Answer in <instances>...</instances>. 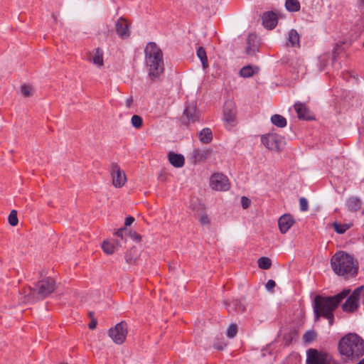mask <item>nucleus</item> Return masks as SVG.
<instances>
[{
  "mask_svg": "<svg viewBox=\"0 0 364 364\" xmlns=\"http://www.w3.org/2000/svg\"><path fill=\"white\" fill-rule=\"evenodd\" d=\"M295 223L294 217L290 214L282 215L278 220V225L281 233L285 234Z\"/></svg>",
  "mask_w": 364,
  "mask_h": 364,
  "instance_id": "obj_13",
  "label": "nucleus"
},
{
  "mask_svg": "<svg viewBox=\"0 0 364 364\" xmlns=\"http://www.w3.org/2000/svg\"><path fill=\"white\" fill-rule=\"evenodd\" d=\"M225 346V344H224L223 346H221V345H215V348L218 349V350H223L224 346Z\"/></svg>",
  "mask_w": 364,
  "mask_h": 364,
  "instance_id": "obj_46",
  "label": "nucleus"
},
{
  "mask_svg": "<svg viewBox=\"0 0 364 364\" xmlns=\"http://www.w3.org/2000/svg\"><path fill=\"white\" fill-rule=\"evenodd\" d=\"M199 220H200V224L203 225H208L210 223V220L208 215L206 214L202 215L200 216Z\"/></svg>",
  "mask_w": 364,
  "mask_h": 364,
  "instance_id": "obj_39",
  "label": "nucleus"
},
{
  "mask_svg": "<svg viewBox=\"0 0 364 364\" xmlns=\"http://www.w3.org/2000/svg\"><path fill=\"white\" fill-rule=\"evenodd\" d=\"M241 203H242V208L244 209H247L250 205L251 200L248 198H247L245 196H242L241 198Z\"/></svg>",
  "mask_w": 364,
  "mask_h": 364,
  "instance_id": "obj_40",
  "label": "nucleus"
},
{
  "mask_svg": "<svg viewBox=\"0 0 364 364\" xmlns=\"http://www.w3.org/2000/svg\"><path fill=\"white\" fill-rule=\"evenodd\" d=\"M224 304L226 308H228L230 306V303L228 301H225Z\"/></svg>",
  "mask_w": 364,
  "mask_h": 364,
  "instance_id": "obj_47",
  "label": "nucleus"
},
{
  "mask_svg": "<svg viewBox=\"0 0 364 364\" xmlns=\"http://www.w3.org/2000/svg\"><path fill=\"white\" fill-rule=\"evenodd\" d=\"M127 261L128 263H131L132 262V261L129 260L128 259H127Z\"/></svg>",
  "mask_w": 364,
  "mask_h": 364,
  "instance_id": "obj_48",
  "label": "nucleus"
},
{
  "mask_svg": "<svg viewBox=\"0 0 364 364\" xmlns=\"http://www.w3.org/2000/svg\"><path fill=\"white\" fill-rule=\"evenodd\" d=\"M212 154V150L208 148L194 149L191 158L194 163H200L207 160Z\"/></svg>",
  "mask_w": 364,
  "mask_h": 364,
  "instance_id": "obj_15",
  "label": "nucleus"
},
{
  "mask_svg": "<svg viewBox=\"0 0 364 364\" xmlns=\"http://www.w3.org/2000/svg\"><path fill=\"white\" fill-rule=\"evenodd\" d=\"M285 6L291 12L298 11L300 9V4L298 0H287Z\"/></svg>",
  "mask_w": 364,
  "mask_h": 364,
  "instance_id": "obj_28",
  "label": "nucleus"
},
{
  "mask_svg": "<svg viewBox=\"0 0 364 364\" xmlns=\"http://www.w3.org/2000/svg\"><path fill=\"white\" fill-rule=\"evenodd\" d=\"M271 121L272 124H274L275 126L283 128L286 127L287 125V120L286 119L280 115V114H274L271 117Z\"/></svg>",
  "mask_w": 364,
  "mask_h": 364,
  "instance_id": "obj_26",
  "label": "nucleus"
},
{
  "mask_svg": "<svg viewBox=\"0 0 364 364\" xmlns=\"http://www.w3.org/2000/svg\"><path fill=\"white\" fill-rule=\"evenodd\" d=\"M335 231L339 234L344 233L347 230L350 228V225L348 224H338L335 223L333 224Z\"/></svg>",
  "mask_w": 364,
  "mask_h": 364,
  "instance_id": "obj_35",
  "label": "nucleus"
},
{
  "mask_svg": "<svg viewBox=\"0 0 364 364\" xmlns=\"http://www.w3.org/2000/svg\"><path fill=\"white\" fill-rule=\"evenodd\" d=\"M21 92L23 97H29L33 95V87L28 85H23L20 87Z\"/></svg>",
  "mask_w": 364,
  "mask_h": 364,
  "instance_id": "obj_32",
  "label": "nucleus"
},
{
  "mask_svg": "<svg viewBox=\"0 0 364 364\" xmlns=\"http://www.w3.org/2000/svg\"><path fill=\"white\" fill-rule=\"evenodd\" d=\"M294 69L298 75H304L306 73V68L302 60H297L294 65Z\"/></svg>",
  "mask_w": 364,
  "mask_h": 364,
  "instance_id": "obj_31",
  "label": "nucleus"
},
{
  "mask_svg": "<svg viewBox=\"0 0 364 364\" xmlns=\"http://www.w3.org/2000/svg\"><path fill=\"white\" fill-rule=\"evenodd\" d=\"M258 267L262 269H269L272 266V260L267 257H262L257 260Z\"/></svg>",
  "mask_w": 364,
  "mask_h": 364,
  "instance_id": "obj_29",
  "label": "nucleus"
},
{
  "mask_svg": "<svg viewBox=\"0 0 364 364\" xmlns=\"http://www.w3.org/2000/svg\"><path fill=\"white\" fill-rule=\"evenodd\" d=\"M124 230H125L124 228H121V229L117 230V232H116L115 235L117 237H120L123 238V232H124Z\"/></svg>",
  "mask_w": 364,
  "mask_h": 364,
  "instance_id": "obj_44",
  "label": "nucleus"
},
{
  "mask_svg": "<svg viewBox=\"0 0 364 364\" xmlns=\"http://www.w3.org/2000/svg\"><path fill=\"white\" fill-rule=\"evenodd\" d=\"M331 264L333 272L339 276H351L357 273L353 257L343 251L336 252L331 257Z\"/></svg>",
  "mask_w": 364,
  "mask_h": 364,
  "instance_id": "obj_4",
  "label": "nucleus"
},
{
  "mask_svg": "<svg viewBox=\"0 0 364 364\" xmlns=\"http://www.w3.org/2000/svg\"><path fill=\"white\" fill-rule=\"evenodd\" d=\"M233 306V311L238 314L243 313L246 310V305L245 302L240 300H234Z\"/></svg>",
  "mask_w": 364,
  "mask_h": 364,
  "instance_id": "obj_30",
  "label": "nucleus"
},
{
  "mask_svg": "<svg viewBox=\"0 0 364 364\" xmlns=\"http://www.w3.org/2000/svg\"><path fill=\"white\" fill-rule=\"evenodd\" d=\"M199 139L200 141L205 144L210 143L213 139L212 132L209 128L203 129L199 133Z\"/></svg>",
  "mask_w": 364,
  "mask_h": 364,
  "instance_id": "obj_24",
  "label": "nucleus"
},
{
  "mask_svg": "<svg viewBox=\"0 0 364 364\" xmlns=\"http://www.w3.org/2000/svg\"><path fill=\"white\" fill-rule=\"evenodd\" d=\"M197 56L201 60L203 68L204 69L207 68L208 67V61L206 55V52L203 47L199 46L198 48Z\"/></svg>",
  "mask_w": 364,
  "mask_h": 364,
  "instance_id": "obj_25",
  "label": "nucleus"
},
{
  "mask_svg": "<svg viewBox=\"0 0 364 364\" xmlns=\"http://www.w3.org/2000/svg\"><path fill=\"white\" fill-rule=\"evenodd\" d=\"M299 39V34L295 29H291L289 32L288 42L291 44V46L297 48L300 47Z\"/></svg>",
  "mask_w": 364,
  "mask_h": 364,
  "instance_id": "obj_23",
  "label": "nucleus"
},
{
  "mask_svg": "<svg viewBox=\"0 0 364 364\" xmlns=\"http://www.w3.org/2000/svg\"><path fill=\"white\" fill-rule=\"evenodd\" d=\"M168 159L170 164L176 168H181L185 164V159L182 154L170 152Z\"/></svg>",
  "mask_w": 364,
  "mask_h": 364,
  "instance_id": "obj_17",
  "label": "nucleus"
},
{
  "mask_svg": "<svg viewBox=\"0 0 364 364\" xmlns=\"http://www.w3.org/2000/svg\"><path fill=\"white\" fill-rule=\"evenodd\" d=\"M339 353L349 361H353L364 354V340L356 333H348L338 342Z\"/></svg>",
  "mask_w": 364,
  "mask_h": 364,
  "instance_id": "obj_3",
  "label": "nucleus"
},
{
  "mask_svg": "<svg viewBox=\"0 0 364 364\" xmlns=\"http://www.w3.org/2000/svg\"><path fill=\"white\" fill-rule=\"evenodd\" d=\"M316 338V333L314 331H309L303 336V340L306 343H311Z\"/></svg>",
  "mask_w": 364,
  "mask_h": 364,
  "instance_id": "obj_34",
  "label": "nucleus"
},
{
  "mask_svg": "<svg viewBox=\"0 0 364 364\" xmlns=\"http://www.w3.org/2000/svg\"><path fill=\"white\" fill-rule=\"evenodd\" d=\"M262 23L269 29L274 28L277 24V17L274 12H267L262 16Z\"/></svg>",
  "mask_w": 364,
  "mask_h": 364,
  "instance_id": "obj_16",
  "label": "nucleus"
},
{
  "mask_svg": "<svg viewBox=\"0 0 364 364\" xmlns=\"http://www.w3.org/2000/svg\"><path fill=\"white\" fill-rule=\"evenodd\" d=\"M132 124L136 129H139L142 126V118L139 115H133L131 119Z\"/></svg>",
  "mask_w": 364,
  "mask_h": 364,
  "instance_id": "obj_36",
  "label": "nucleus"
},
{
  "mask_svg": "<svg viewBox=\"0 0 364 364\" xmlns=\"http://www.w3.org/2000/svg\"><path fill=\"white\" fill-rule=\"evenodd\" d=\"M275 282L272 279H269L266 284V288L267 290L272 291L275 287Z\"/></svg>",
  "mask_w": 364,
  "mask_h": 364,
  "instance_id": "obj_41",
  "label": "nucleus"
},
{
  "mask_svg": "<svg viewBox=\"0 0 364 364\" xmlns=\"http://www.w3.org/2000/svg\"><path fill=\"white\" fill-rule=\"evenodd\" d=\"M110 175L112 185L115 188H119L125 185L127 182V176L125 172L121 169L117 164L113 163L111 164Z\"/></svg>",
  "mask_w": 364,
  "mask_h": 364,
  "instance_id": "obj_10",
  "label": "nucleus"
},
{
  "mask_svg": "<svg viewBox=\"0 0 364 364\" xmlns=\"http://www.w3.org/2000/svg\"><path fill=\"white\" fill-rule=\"evenodd\" d=\"M361 200L359 198L355 196H351L348 198L346 201V206L348 210L351 212H356L359 210L361 208Z\"/></svg>",
  "mask_w": 364,
  "mask_h": 364,
  "instance_id": "obj_21",
  "label": "nucleus"
},
{
  "mask_svg": "<svg viewBox=\"0 0 364 364\" xmlns=\"http://www.w3.org/2000/svg\"><path fill=\"white\" fill-rule=\"evenodd\" d=\"M363 287L355 289L352 294L343 304L342 309L346 312H353L358 308V299L361 295Z\"/></svg>",
  "mask_w": 364,
  "mask_h": 364,
  "instance_id": "obj_11",
  "label": "nucleus"
},
{
  "mask_svg": "<svg viewBox=\"0 0 364 364\" xmlns=\"http://www.w3.org/2000/svg\"><path fill=\"white\" fill-rule=\"evenodd\" d=\"M258 70H259L258 68H256L255 70V68L253 67H252L251 65H247V66L243 67L240 70V74L243 77H250L252 76L255 73V72H257Z\"/></svg>",
  "mask_w": 364,
  "mask_h": 364,
  "instance_id": "obj_27",
  "label": "nucleus"
},
{
  "mask_svg": "<svg viewBox=\"0 0 364 364\" xmlns=\"http://www.w3.org/2000/svg\"><path fill=\"white\" fill-rule=\"evenodd\" d=\"M261 141L267 149L274 151H279L283 144V138L274 133L262 136Z\"/></svg>",
  "mask_w": 364,
  "mask_h": 364,
  "instance_id": "obj_9",
  "label": "nucleus"
},
{
  "mask_svg": "<svg viewBox=\"0 0 364 364\" xmlns=\"http://www.w3.org/2000/svg\"><path fill=\"white\" fill-rule=\"evenodd\" d=\"M237 333V326L236 324H231L227 329V336L232 338H234Z\"/></svg>",
  "mask_w": 364,
  "mask_h": 364,
  "instance_id": "obj_37",
  "label": "nucleus"
},
{
  "mask_svg": "<svg viewBox=\"0 0 364 364\" xmlns=\"http://www.w3.org/2000/svg\"><path fill=\"white\" fill-rule=\"evenodd\" d=\"M97 326V321L95 319H92L90 323H89V328L90 329H94Z\"/></svg>",
  "mask_w": 364,
  "mask_h": 364,
  "instance_id": "obj_43",
  "label": "nucleus"
},
{
  "mask_svg": "<svg viewBox=\"0 0 364 364\" xmlns=\"http://www.w3.org/2000/svg\"><path fill=\"white\" fill-rule=\"evenodd\" d=\"M294 109L297 113L298 117L300 119H306L309 118V112L304 104L296 103Z\"/></svg>",
  "mask_w": 364,
  "mask_h": 364,
  "instance_id": "obj_22",
  "label": "nucleus"
},
{
  "mask_svg": "<svg viewBox=\"0 0 364 364\" xmlns=\"http://www.w3.org/2000/svg\"><path fill=\"white\" fill-rule=\"evenodd\" d=\"M224 119L227 122H232L235 118L236 111L232 102H227L224 105Z\"/></svg>",
  "mask_w": 364,
  "mask_h": 364,
  "instance_id": "obj_20",
  "label": "nucleus"
},
{
  "mask_svg": "<svg viewBox=\"0 0 364 364\" xmlns=\"http://www.w3.org/2000/svg\"><path fill=\"white\" fill-rule=\"evenodd\" d=\"M198 120V112L194 104L186 107L183 112V121L186 124L193 123Z\"/></svg>",
  "mask_w": 364,
  "mask_h": 364,
  "instance_id": "obj_14",
  "label": "nucleus"
},
{
  "mask_svg": "<svg viewBox=\"0 0 364 364\" xmlns=\"http://www.w3.org/2000/svg\"><path fill=\"white\" fill-rule=\"evenodd\" d=\"M103 55V50L100 48H97L93 51V53L91 58H90V60L98 68H102L104 65Z\"/></svg>",
  "mask_w": 364,
  "mask_h": 364,
  "instance_id": "obj_19",
  "label": "nucleus"
},
{
  "mask_svg": "<svg viewBox=\"0 0 364 364\" xmlns=\"http://www.w3.org/2000/svg\"><path fill=\"white\" fill-rule=\"evenodd\" d=\"M60 364H66V363H60Z\"/></svg>",
  "mask_w": 364,
  "mask_h": 364,
  "instance_id": "obj_49",
  "label": "nucleus"
},
{
  "mask_svg": "<svg viewBox=\"0 0 364 364\" xmlns=\"http://www.w3.org/2000/svg\"><path fill=\"white\" fill-rule=\"evenodd\" d=\"M127 333V325L122 321L109 330V336L116 344H122L126 340Z\"/></svg>",
  "mask_w": 364,
  "mask_h": 364,
  "instance_id": "obj_7",
  "label": "nucleus"
},
{
  "mask_svg": "<svg viewBox=\"0 0 364 364\" xmlns=\"http://www.w3.org/2000/svg\"><path fill=\"white\" fill-rule=\"evenodd\" d=\"M144 54L149 77L156 80L164 71L163 53L155 43L150 42L145 47Z\"/></svg>",
  "mask_w": 364,
  "mask_h": 364,
  "instance_id": "obj_2",
  "label": "nucleus"
},
{
  "mask_svg": "<svg viewBox=\"0 0 364 364\" xmlns=\"http://www.w3.org/2000/svg\"><path fill=\"white\" fill-rule=\"evenodd\" d=\"M349 293L350 289H343L341 293L334 296L322 297L319 295L316 296L314 299V304L315 321H318L320 316H322L328 319L329 324L332 325L333 322V311Z\"/></svg>",
  "mask_w": 364,
  "mask_h": 364,
  "instance_id": "obj_1",
  "label": "nucleus"
},
{
  "mask_svg": "<svg viewBox=\"0 0 364 364\" xmlns=\"http://www.w3.org/2000/svg\"><path fill=\"white\" fill-rule=\"evenodd\" d=\"M132 237L135 240L138 242L141 241V237L139 234L134 232Z\"/></svg>",
  "mask_w": 364,
  "mask_h": 364,
  "instance_id": "obj_45",
  "label": "nucleus"
},
{
  "mask_svg": "<svg viewBox=\"0 0 364 364\" xmlns=\"http://www.w3.org/2000/svg\"><path fill=\"white\" fill-rule=\"evenodd\" d=\"M8 220L11 226L14 227L18 225V219L17 217V211L16 210H13L11 211L8 218Z\"/></svg>",
  "mask_w": 364,
  "mask_h": 364,
  "instance_id": "obj_33",
  "label": "nucleus"
},
{
  "mask_svg": "<svg viewBox=\"0 0 364 364\" xmlns=\"http://www.w3.org/2000/svg\"><path fill=\"white\" fill-rule=\"evenodd\" d=\"M55 282L53 279L47 277L40 280L36 285L35 289L29 288L24 291L25 298L23 302H34L43 299L54 291Z\"/></svg>",
  "mask_w": 364,
  "mask_h": 364,
  "instance_id": "obj_5",
  "label": "nucleus"
},
{
  "mask_svg": "<svg viewBox=\"0 0 364 364\" xmlns=\"http://www.w3.org/2000/svg\"><path fill=\"white\" fill-rule=\"evenodd\" d=\"M134 221V218L132 216H129L127 218H126L125 219V223H124V225L126 227L127 226H130Z\"/></svg>",
  "mask_w": 364,
  "mask_h": 364,
  "instance_id": "obj_42",
  "label": "nucleus"
},
{
  "mask_svg": "<svg viewBox=\"0 0 364 364\" xmlns=\"http://www.w3.org/2000/svg\"><path fill=\"white\" fill-rule=\"evenodd\" d=\"M299 207L301 211H306L309 209V203L305 198H301L299 199Z\"/></svg>",
  "mask_w": 364,
  "mask_h": 364,
  "instance_id": "obj_38",
  "label": "nucleus"
},
{
  "mask_svg": "<svg viewBox=\"0 0 364 364\" xmlns=\"http://www.w3.org/2000/svg\"><path fill=\"white\" fill-rule=\"evenodd\" d=\"M209 183L210 187L216 191H226L230 187L228 178L221 173H215L211 175Z\"/></svg>",
  "mask_w": 364,
  "mask_h": 364,
  "instance_id": "obj_8",
  "label": "nucleus"
},
{
  "mask_svg": "<svg viewBox=\"0 0 364 364\" xmlns=\"http://www.w3.org/2000/svg\"><path fill=\"white\" fill-rule=\"evenodd\" d=\"M121 246V244L117 240H105L102 244V248L103 251L108 255H112L114 252L115 250H117L118 248H119Z\"/></svg>",
  "mask_w": 364,
  "mask_h": 364,
  "instance_id": "obj_18",
  "label": "nucleus"
},
{
  "mask_svg": "<svg viewBox=\"0 0 364 364\" xmlns=\"http://www.w3.org/2000/svg\"><path fill=\"white\" fill-rule=\"evenodd\" d=\"M129 24L125 18H119L115 23L117 34L122 38H127L130 35Z\"/></svg>",
  "mask_w": 364,
  "mask_h": 364,
  "instance_id": "obj_12",
  "label": "nucleus"
},
{
  "mask_svg": "<svg viewBox=\"0 0 364 364\" xmlns=\"http://www.w3.org/2000/svg\"><path fill=\"white\" fill-rule=\"evenodd\" d=\"M306 364H338L328 353L310 348L306 353Z\"/></svg>",
  "mask_w": 364,
  "mask_h": 364,
  "instance_id": "obj_6",
  "label": "nucleus"
}]
</instances>
